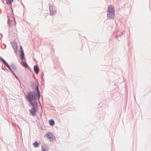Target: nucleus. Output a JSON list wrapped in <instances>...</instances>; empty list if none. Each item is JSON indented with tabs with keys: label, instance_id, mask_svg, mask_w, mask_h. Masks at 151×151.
<instances>
[{
	"label": "nucleus",
	"instance_id": "obj_4",
	"mask_svg": "<svg viewBox=\"0 0 151 151\" xmlns=\"http://www.w3.org/2000/svg\"><path fill=\"white\" fill-rule=\"evenodd\" d=\"M107 17L110 19H113L115 17V12H107Z\"/></svg>",
	"mask_w": 151,
	"mask_h": 151
},
{
	"label": "nucleus",
	"instance_id": "obj_16",
	"mask_svg": "<svg viewBox=\"0 0 151 151\" xmlns=\"http://www.w3.org/2000/svg\"><path fill=\"white\" fill-rule=\"evenodd\" d=\"M2 2H3V3H4V0H1Z\"/></svg>",
	"mask_w": 151,
	"mask_h": 151
},
{
	"label": "nucleus",
	"instance_id": "obj_1",
	"mask_svg": "<svg viewBox=\"0 0 151 151\" xmlns=\"http://www.w3.org/2000/svg\"><path fill=\"white\" fill-rule=\"evenodd\" d=\"M35 96V94L31 93H28L27 96V98L32 106H34L37 104Z\"/></svg>",
	"mask_w": 151,
	"mask_h": 151
},
{
	"label": "nucleus",
	"instance_id": "obj_8",
	"mask_svg": "<svg viewBox=\"0 0 151 151\" xmlns=\"http://www.w3.org/2000/svg\"><path fill=\"white\" fill-rule=\"evenodd\" d=\"M34 69L36 73L38 74L39 71V68H38V66H34Z\"/></svg>",
	"mask_w": 151,
	"mask_h": 151
},
{
	"label": "nucleus",
	"instance_id": "obj_9",
	"mask_svg": "<svg viewBox=\"0 0 151 151\" xmlns=\"http://www.w3.org/2000/svg\"><path fill=\"white\" fill-rule=\"evenodd\" d=\"M50 124L51 126H53L55 124V122L54 121L52 120L51 119L49 121Z\"/></svg>",
	"mask_w": 151,
	"mask_h": 151
},
{
	"label": "nucleus",
	"instance_id": "obj_12",
	"mask_svg": "<svg viewBox=\"0 0 151 151\" xmlns=\"http://www.w3.org/2000/svg\"><path fill=\"white\" fill-rule=\"evenodd\" d=\"M1 60L3 62V63L6 65L8 68H9V67L8 64H7V63H6V62L3 58H2Z\"/></svg>",
	"mask_w": 151,
	"mask_h": 151
},
{
	"label": "nucleus",
	"instance_id": "obj_14",
	"mask_svg": "<svg viewBox=\"0 0 151 151\" xmlns=\"http://www.w3.org/2000/svg\"><path fill=\"white\" fill-rule=\"evenodd\" d=\"M37 92L38 93V98L39 99L40 98V91H39V88H38V87H37Z\"/></svg>",
	"mask_w": 151,
	"mask_h": 151
},
{
	"label": "nucleus",
	"instance_id": "obj_10",
	"mask_svg": "<svg viewBox=\"0 0 151 151\" xmlns=\"http://www.w3.org/2000/svg\"><path fill=\"white\" fill-rule=\"evenodd\" d=\"M33 145L35 147H39V144L36 141L33 143Z\"/></svg>",
	"mask_w": 151,
	"mask_h": 151
},
{
	"label": "nucleus",
	"instance_id": "obj_3",
	"mask_svg": "<svg viewBox=\"0 0 151 151\" xmlns=\"http://www.w3.org/2000/svg\"><path fill=\"white\" fill-rule=\"evenodd\" d=\"M50 9V14L51 15H53L55 14L56 11L55 9V7L53 6H49Z\"/></svg>",
	"mask_w": 151,
	"mask_h": 151
},
{
	"label": "nucleus",
	"instance_id": "obj_7",
	"mask_svg": "<svg viewBox=\"0 0 151 151\" xmlns=\"http://www.w3.org/2000/svg\"><path fill=\"white\" fill-rule=\"evenodd\" d=\"M21 50V58L22 59V60H23L24 58V52L22 49V46L20 47Z\"/></svg>",
	"mask_w": 151,
	"mask_h": 151
},
{
	"label": "nucleus",
	"instance_id": "obj_6",
	"mask_svg": "<svg viewBox=\"0 0 151 151\" xmlns=\"http://www.w3.org/2000/svg\"><path fill=\"white\" fill-rule=\"evenodd\" d=\"M36 109L34 107H33L32 109L30 110V111L32 115L34 116L35 114V112L36 111Z\"/></svg>",
	"mask_w": 151,
	"mask_h": 151
},
{
	"label": "nucleus",
	"instance_id": "obj_5",
	"mask_svg": "<svg viewBox=\"0 0 151 151\" xmlns=\"http://www.w3.org/2000/svg\"><path fill=\"white\" fill-rule=\"evenodd\" d=\"M115 11L114 8L112 5H110L108 6V7L107 12H115Z\"/></svg>",
	"mask_w": 151,
	"mask_h": 151
},
{
	"label": "nucleus",
	"instance_id": "obj_2",
	"mask_svg": "<svg viewBox=\"0 0 151 151\" xmlns=\"http://www.w3.org/2000/svg\"><path fill=\"white\" fill-rule=\"evenodd\" d=\"M45 136L48 138L50 141H53L55 140V138L54 136L51 133L48 132L45 134Z\"/></svg>",
	"mask_w": 151,
	"mask_h": 151
},
{
	"label": "nucleus",
	"instance_id": "obj_15",
	"mask_svg": "<svg viewBox=\"0 0 151 151\" xmlns=\"http://www.w3.org/2000/svg\"><path fill=\"white\" fill-rule=\"evenodd\" d=\"M42 151H46L45 149L43 148Z\"/></svg>",
	"mask_w": 151,
	"mask_h": 151
},
{
	"label": "nucleus",
	"instance_id": "obj_13",
	"mask_svg": "<svg viewBox=\"0 0 151 151\" xmlns=\"http://www.w3.org/2000/svg\"><path fill=\"white\" fill-rule=\"evenodd\" d=\"M21 64L24 67H27V65L26 63L23 62L21 63Z\"/></svg>",
	"mask_w": 151,
	"mask_h": 151
},
{
	"label": "nucleus",
	"instance_id": "obj_11",
	"mask_svg": "<svg viewBox=\"0 0 151 151\" xmlns=\"http://www.w3.org/2000/svg\"><path fill=\"white\" fill-rule=\"evenodd\" d=\"M13 1V0H6V4H11Z\"/></svg>",
	"mask_w": 151,
	"mask_h": 151
}]
</instances>
